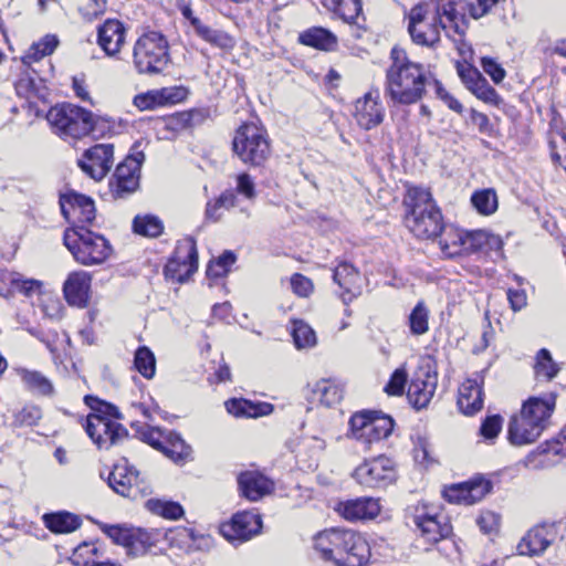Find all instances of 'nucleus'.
Masks as SVG:
<instances>
[{
  "label": "nucleus",
  "instance_id": "obj_64",
  "mask_svg": "<svg viewBox=\"0 0 566 566\" xmlns=\"http://www.w3.org/2000/svg\"><path fill=\"white\" fill-rule=\"evenodd\" d=\"M291 287L293 292L301 297H307L313 292L312 281L300 273L291 277Z\"/></svg>",
  "mask_w": 566,
  "mask_h": 566
},
{
  "label": "nucleus",
  "instance_id": "obj_31",
  "mask_svg": "<svg viewBox=\"0 0 566 566\" xmlns=\"http://www.w3.org/2000/svg\"><path fill=\"white\" fill-rule=\"evenodd\" d=\"M241 494L250 500L258 501L272 491L273 483L263 474L255 471H247L238 476Z\"/></svg>",
  "mask_w": 566,
  "mask_h": 566
},
{
  "label": "nucleus",
  "instance_id": "obj_22",
  "mask_svg": "<svg viewBox=\"0 0 566 566\" xmlns=\"http://www.w3.org/2000/svg\"><path fill=\"white\" fill-rule=\"evenodd\" d=\"M345 531L340 528L325 530L314 537V549L321 558L337 566V557L340 555L342 546L352 544V537L346 535Z\"/></svg>",
  "mask_w": 566,
  "mask_h": 566
},
{
  "label": "nucleus",
  "instance_id": "obj_12",
  "mask_svg": "<svg viewBox=\"0 0 566 566\" xmlns=\"http://www.w3.org/2000/svg\"><path fill=\"white\" fill-rule=\"evenodd\" d=\"M352 478L363 488H384L396 479L392 461L384 455L363 461L352 473Z\"/></svg>",
  "mask_w": 566,
  "mask_h": 566
},
{
  "label": "nucleus",
  "instance_id": "obj_6",
  "mask_svg": "<svg viewBox=\"0 0 566 566\" xmlns=\"http://www.w3.org/2000/svg\"><path fill=\"white\" fill-rule=\"evenodd\" d=\"M46 119L56 135L63 139H80L95 133L99 118L92 112L74 104L63 103L51 107Z\"/></svg>",
  "mask_w": 566,
  "mask_h": 566
},
{
  "label": "nucleus",
  "instance_id": "obj_33",
  "mask_svg": "<svg viewBox=\"0 0 566 566\" xmlns=\"http://www.w3.org/2000/svg\"><path fill=\"white\" fill-rule=\"evenodd\" d=\"M15 371L29 391L45 397L54 395V386L52 380L41 371L23 367L17 368Z\"/></svg>",
  "mask_w": 566,
  "mask_h": 566
},
{
  "label": "nucleus",
  "instance_id": "obj_7",
  "mask_svg": "<svg viewBox=\"0 0 566 566\" xmlns=\"http://www.w3.org/2000/svg\"><path fill=\"white\" fill-rule=\"evenodd\" d=\"M64 244L75 261L83 265L101 264L112 253L108 241L84 227H71L64 232Z\"/></svg>",
  "mask_w": 566,
  "mask_h": 566
},
{
  "label": "nucleus",
  "instance_id": "obj_15",
  "mask_svg": "<svg viewBox=\"0 0 566 566\" xmlns=\"http://www.w3.org/2000/svg\"><path fill=\"white\" fill-rule=\"evenodd\" d=\"M262 528L261 516L254 512L244 511L220 526V534L229 542L243 543L260 533Z\"/></svg>",
  "mask_w": 566,
  "mask_h": 566
},
{
  "label": "nucleus",
  "instance_id": "obj_18",
  "mask_svg": "<svg viewBox=\"0 0 566 566\" xmlns=\"http://www.w3.org/2000/svg\"><path fill=\"white\" fill-rule=\"evenodd\" d=\"M61 211L72 227H83L95 219L94 201L80 193H66L60 199Z\"/></svg>",
  "mask_w": 566,
  "mask_h": 566
},
{
  "label": "nucleus",
  "instance_id": "obj_3",
  "mask_svg": "<svg viewBox=\"0 0 566 566\" xmlns=\"http://www.w3.org/2000/svg\"><path fill=\"white\" fill-rule=\"evenodd\" d=\"M405 222L410 232L419 239L436 238L443 229L442 214L431 192L421 187H410L405 196Z\"/></svg>",
  "mask_w": 566,
  "mask_h": 566
},
{
  "label": "nucleus",
  "instance_id": "obj_53",
  "mask_svg": "<svg viewBox=\"0 0 566 566\" xmlns=\"http://www.w3.org/2000/svg\"><path fill=\"white\" fill-rule=\"evenodd\" d=\"M134 105L139 109H151L157 106H163L160 90L149 91L135 96Z\"/></svg>",
  "mask_w": 566,
  "mask_h": 566
},
{
  "label": "nucleus",
  "instance_id": "obj_23",
  "mask_svg": "<svg viewBox=\"0 0 566 566\" xmlns=\"http://www.w3.org/2000/svg\"><path fill=\"white\" fill-rule=\"evenodd\" d=\"M385 108L378 93L368 92L355 103V118L358 125L369 130L384 120Z\"/></svg>",
  "mask_w": 566,
  "mask_h": 566
},
{
  "label": "nucleus",
  "instance_id": "obj_39",
  "mask_svg": "<svg viewBox=\"0 0 566 566\" xmlns=\"http://www.w3.org/2000/svg\"><path fill=\"white\" fill-rule=\"evenodd\" d=\"M43 520L45 526L53 533H70L81 525L80 518L69 512L45 514Z\"/></svg>",
  "mask_w": 566,
  "mask_h": 566
},
{
  "label": "nucleus",
  "instance_id": "obj_30",
  "mask_svg": "<svg viewBox=\"0 0 566 566\" xmlns=\"http://www.w3.org/2000/svg\"><path fill=\"white\" fill-rule=\"evenodd\" d=\"M333 279L343 289L340 297L345 304H348L361 293L359 273L352 264L340 263L334 270Z\"/></svg>",
  "mask_w": 566,
  "mask_h": 566
},
{
  "label": "nucleus",
  "instance_id": "obj_26",
  "mask_svg": "<svg viewBox=\"0 0 566 566\" xmlns=\"http://www.w3.org/2000/svg\"><path fill=\"white\" fill-rule=\"evenodd\" d=\"M349 535L350 543L340 548V555L337 557V566H364L370 557V548L367 541L352 530L345 531Z\"/></svg>",
  "mask_w": 566,
  "mask_h": 566
},
{
  "label": "nucleus",
  "instance_id": "obj_9",
  "mask_svg": "<svg viewBox=\"0 0 566 566\" xmlns=\"http://www.w3.org/2000/svg\"><path fill=\"white\" fill-rule=\"evenodd\" d=\"M133 61L140 74L160 73L169 62L165 36L155 31L143 34L134 45Z\"/></svg>",
  "mask_w": 566,
  "mask_h": 566
},
{
  "label": "nucleus",
  "instance_id": "obj_55",
  "mask_svg": "<svg viewBox=\"0 0 566 566\" xmlns=\"http://www.w3.org/2000/svg\"><path fill=\"white\" fill-rule=\"evenodd\" d=\"M106 10L105 0H88L80 8L81 15L86 21H93L104 14Z\"/></svg>",
  "mask_w": 566,
  "mask_h": 566
},
{
  "label": "nucleus",
  "instance_id": "obj_27",
  "mask_svg": "<svg viewBox=\"0 0 566 566\" xmlns=\"http://www.w3.org/2000/svg\"><path fill=\"white\" fill-rule=\"evenodd\" d=\"M337 511L348 521L373 520L380 513V504L375 497H358L339 503Z\"/></svg>",
  "mask_w": 566,
  "mask_h": 566
},
{
  "label": "nucleus",
  "instance_id": "obj_32",
  "mask_svg": "<svg viewBox=\"0 0 566 566\" xmlns=\"http://www.w3.org/2000/svg\"><path fill=\"white\" fill-rule=\"evenodd\" d=\"M467 232L452 226L440 232L439 245L446 256L453 258L467 253Z\"/></svg>",
  "mask_w": 566,
  "mask_h": 566
},
{
  "label": "nucleus",
  "instance_id": "obj_47",
  "mask_svg": "<svg viewBox=\"0 0 566 566\" xmlns=\"http://www.w3.org/2000/svg\"><path fill=\"white\" fill-rule=\"evenodd\" d=\"M135 427V424H133ZM136 432L140 440L151 446L154 449L161 451L165 443V434L167 431H163L159 428L150 427L148 424L136 426Z\"/></svg>",
  "mask_w": 566,
  "mask_h": 566
},
{
  "label": "nucleus",
  "instance_id": "obj_56",
  "mask_svg": "<svg viewBox=\"0 0 566 566\" xmlns=\"http://www.w3.org/2000/svg\"><path fill=\"white\" fill-rule=\"evenodd\" d=\"M273 411V406L269 402H252L244 399L242 417L258 418L268 416Z\"/></svg>",
  "mask_w": 566,
  "mask_h": 566
},
{
  "label": "nucleus",
  "instance_id": "obj_48",
  "mask_svg": "<svg viewBox=\"0 0 566 566\" xmlns=\"http://www.w3.org/2000/svg\"><path fill=\"white\" fill-rule=\"evenodd\" d=\"M235 255L231 251L223 252L217 260L211 261L207 268V276L217 279L224 276L232 264L235 262Z\"/></svg>",
  "mask_w": 566,
  "mask_h": 566
},
{
  "label": "nucleus",
  "instance_id": "obj_14",
  "mask_svg": "<svg viewBox=\"0 0 566 566\" xmlns=\"http://www.w3.org/2000/svg\"><path fill=\"white\" fill-rule=\"evenodd\" d=\"M144 158L143 153L129 155L116 167L109 181L111 190L115 197L123 198L138 189Z\"/></svg>",
  "mask_w": 566,
  "mask_h": 566
},
{
  "label": "nucleus",
  "instance_id": "obj_34",
  "mask_svg": "<svg viewBox=\"0 0 566 566\" xmlns=\"http://www.w3.org/2000/svg\"><path fill=\"white\" fill-rule=\"evenodd\" d=\"M300 43L312 46L323 51H332L337 45V38L329 30L313 27L304 32H302L298 36Z\"/></svg>",
  "mask_w": 566,
  "mask_h": 566
},
{
  "label": "nucleus",
  "instance_id": "obj_16",
  "mask_svg": "<svg viewBox=\"0 0 566 566\" xmlns=\"http://www.w3.org/2000/svg\"><path fill=\"white\" fill-rule=\"evenodd\" d=\"M114 163V147L111 144H96L86 149L78 166L94 180H102L111 170Z\"/></svg>",
  "mask_w": 566,
  "mask_h": 566
},
{
  "label": "nucleus",
  "instance_id": "obj_62",
  "mask_svg": "<svg viewBox=\"0 0 566 566\" xmlns=\"http://www.w3.org/2000/svg\"><path fill=\"white\" fill-rule=\"evenodd\" d=\"M433 85H434V91H436V95L437 97H439L450 109L457 112V113H462L463 111V106L462 104L455 98L453 97L443 86L442 84L437 81V80H433Z\"/></svg>",
  "mask_w": 566,
  "mask_h": 566
},
{
  "label": "nucleus",
  "instance_id": "obj_36",
  "mask_svg": "<svg viewBox=\"0 0 566 566\" xmlns=\"http://www.w3.org/2000/svg\"><path fill=\"white\" fill-rule=\"evenodd\" d=\"M161 452L175 463L181 464L191 459L192 449L185 442L180 434L174 431H167Z\"/></svg>",
  "mask_w": 566,
  "mask_h": 566
},
{
  "label": "nucleus",
  "instance_id": "obj_11",
  "mask_svg": "<svg viewBox=\"0 0 566 566\" xmlns=\"http://www.w3.org/2000/svg\"><path fill=\"white\" fill-rule=\"evenodd\" d=\"M166 537H168L169 541L179 538L188 546H190L189 542L196 539L193 530L187 527L170 531L169 535L159 528L148 530L132 527L127 552L133 556H142L151 553L154 549H161L159 544L164 542Z\"/></svg>",
  "mask_w": 566,
  "mask_h": 566
},
{
  "label": "nucleus",
  "instance_id": "obj_51",
  "mask_svg": "<svg viewBox=\"0 0 566 566\" xmlns=\"http://www.w3.org/2000/svg\"><path fill=\"white\" fill-rule=\"evenodd\" d=\"M502 422L499 415L488 416L480 427V434L485 440H494L502 429Z\"/></svg>",
  "mask_w": 566,
  "mask_h": 566
},
{
  "label": "nucleus",
  "instance_id": "obj_58",
  "mask_svg": "<svg viewBox=\"0 0 566 566\" xmlns=\"http://www.w3.org/2000/svg\"><path fill=\"white\" fill-rule=\"evenodd\" d=\"M104 533L113 539L114 543L123 545L127 548L132 527L119 525H105Z\"/></svg>",
  "mask_w": 566,
  "mask_h": 566
},
{
  "label": "nucleus",
  "instance_id": "obj_45",
  "mask_svg": "<svg viewBox=\"0 0 566 566\" xmlns=\"http://www.w3.org/2000/svg\"><path fill=\"white\" fill-rule=\"evenodd\" d=\"M134 366L145 378L151 379L156 373L154 353L146 346L139 347L135 353Z\"/></svg>",
  "mask_w": 566,
  "mask_h": 566
},
{
  "label": "nucleus",
  "instance_id": "obj_57",
  "mask_svg": "<svg viewBox=\"0 0 566 566\" xmlns=\"http://www.w3.org/2000/svg\"><path fill=\"white\" fill-rule=\"evenodd\" d=\"M235 190L248 200H253L256 197L255 184L247 172H242L237 176Z\"/></svg>",
  "mask_w": 566,
  "mask_h": 566
},
{
  "label": "nucleus",
  "instance_id": "obj_29",
  "mask_svg": "<svg viewBox=\"0 0 566 566\" xmlns=\"http://www.w3.org/2000/svg\"><path fill=\"white\" fill-rule=\"evenodd\" d=\"M458 407L467 416L476 413L483 407L482 381L476 378L465 379L459 387Z\"/></svg>",
  "mask_w": 566,
  "mask_h": 566
},
{
  "label": "nucleus",
  "instance_id": "obj_35",
  "mask_svg": "<svg viewBox=\"0 0 566 566\" xmlns=\"http://www.w3.org/2000/svg\"><path fill=\"white\" fill-rule=\"evenodd\" d=\"M323 4L344 22L359 25L358 19L363 12L360 0H323Z\"/></svg>",
  "mask_w": 566,
  "mask_h": 566
},
{
  "label": "nucleus",
  "instance_id": "obj_5",
  "mask_svg": "<svg viewBox=\"0 0 566 566\" xmlns=\"http://www.w3.org/2000/svg\"><path fill=\"white\" fill-rule=\"evenodd\" d=\"M95 412L86 417L85 431L99 449H108L127 438V430L112 418H119L116 407L93 396L84 398Z\"/></svg>",
  "mask_w": 566,
  "mask_h": 566
},
{
  "label": "nucleus",
  "instance_id": "obj_10",
  "mask_svg": "<svg viewBox=\"0 0 566 566\" xmlns=\"http://www.w3.org/2000/svg\"><path fill=\"white\" fill-rule=\"evenodd\" d=\"M349 427L350 437L369 449L371 444L391 433L394 421L389 416L380 415L377 411L363 410L350 417Z\"/></svg>",
  "mask_w": 566,
  "mask_h": 566
},
{
  "label": "nucleus",
  "instance_id": "obj_38",
  "mask_svg": "<svg viewBox=\"0 0 566 566\" xmlns=\"http://www.w3.org/2000/svg\"><path fill=\"white\" fill-rule=\"evenodd\" d=\"M192 28L198 36L213 46L230 50L234 46V40L224 31L212 29L199 19L192 20Z\"/></svg>",
  "mask_w": 566,
  "mask_h": 566
},
{
  "label": "nucleus",
  "instance_id": "obj_41",
  "mask_svg": "<svg viewBox=\"0 0 566 566\" xmlns=\"http://www.w3.org/2000/svg\"><path fill=\"white\" fill-rule=\"evenodd\" d=\"M133 229L137 234L156 238L163 233L164 224L156 216H136L133 221Z\"/></svg>",
  "mask_w": 566,
  "mask_h": 566
},
{
  "label": "nucleus",
  "instance_id": "obj_20",
  "mask_svg": "<svg viewBox=\"0 0 566 566\" xmlns=\"http://www.w3.org/2000/svg\"><path fill=\"white\" fill-rule=\"evenodd\" d=\"M491 489V482L479 476L444 489L443 496L450 503L472 505L481 501Z\"/></svg>",
  "mask_w": 566,
  "mask_h": 566
},
{
  "label": "nucleus",
  "instance_id": "obj_50",
  "mask_svg": "<svg viewBox=\"0 0 566 566\" xmlns=\"http://www.w3.org/2000/svg\"><path fill=\"white\" fill-rule=\"evenodd\" d=\"M408 375L403 368L396 369L387 386L385 387V390L388 395L391 396H400L405 391V386L407 384Z\"/></svg>",
  "mask_w": 566,
  "mask_h": 566
},
{
  "label": "nucleus",
  "instance_id": "obj_24",
  "mask_svg": "<svg viewBox=\"0 0 566 566\" xmlns=\"http://www.w3.org/2000/svg\"><path fill=\"white\" fill-rule=\"evenodd\" d=\"M126 29L116 19H107L97 30V43L108 56H116L125 44Z\"/></svg>",
  "mask_w": 566,
  "mask_h": 566
},
{
  "label": "nucleus",
  "instance_id": "obj_46",
  "mask_svg": "<svg viewBox=\"0 0 566 566\" xmlns=\"http://www.w3.org/2000/svg\"><path fill=\"white\" fill-rule=\"evenodd\" d=\"M471 202L481 214L489 216L497 209V197L492 189L475 191L471 197Z\"/></svg>",
  "mask_w": 566,
  "mask_h": 566
},
{
  "label": "nucleus",
  "instance_id": "obj_8",
  "mask_svg": "<svg viewBox=\"0 0 566 566\" xmlns=\"http://www.w3.org/2000/svg\"><path fill=\"white\" fill-rule=\"evenodd\" d=\"M233 153L245 165L261 167L271 156L266 132L254 123L241 125L232 142Z\"/></svg>",
  "mask_w": 566,
  "mask_h": 566
},
{
  "label": "nucleus",
  "instance_id": "obj_42",
  "mask_svg": "<svg viewBox=\"0 0 566 566\" xmlns=\"http://www.w3.org/2000/svg\"><path fill=\"white\" fill-rule=\"evenodd\" d=\"M429 308L423 301H420L412 308L408 322L412 335L420 336L429 331Z\"/></svg>",
  "mask_w": 566,
  "mask_h": 566
},
{
  "label": "nucleus",
  "instance_id": "obj_63",
  "mask_svg": "<svg viewBox=\"0 0 566 566\" xmlns=\"http://www.w3.org/2000/svg\"><path fill=\"white\" fill-rule=\"evenodd\" d=\"M433 85H434V91H436V95L437 97H439L450 109L457 112V113H462L463 111V106L462 104L455 98L453 97L443 86L442 84L437 81V80H433Z\"/></svg>",
  "mask_w": 566,
  "mask_h": 566
},
{
  "label": "nucleus",
  "instance_id": "obj_19",
  "mask_svg": "<svg viewBox=\"0 0 566 566\" xmlns=\"http://www.w3.org/2000/svg\"><path fill=\"white\" fill-rule=\"evenodd\" d=\"M437 385V373L431 371L430 368H419L408 387L409 402L417 409L426 408L433 398Z\"/></svg>",
  "mask_w": 566,
  "mask_h": 566
},
{
  "label": "nucleus",
  "instance_id": "obj_21",
  "mask_svg": "<svg viewBox=\"0 0 566 566\" xmlns=\"http://www.w3.org/2000/svg\"><path fill=\"white\" fill-rule=\"evenodd\" d=\"M108 485L117 493L126 497L136 499L142 493L139 474L129 467L126 460L114 465L108 475Z\"/></svg>",
  "mask_w": 566,
  "mask_h": 566
},
{
  "label": "nucleus",
  "instance_id": "obj_13",
  "mask_svg": "<svg viewBox=\"0 0 566 566\" xmlns=\"http://www.w3.org/2000/svg\"><path fill=\"white\" fill-rule=\"evenodd\" d=\"M198 269V251L192 238L178 241L174 255L165 266L166 277L179 283L186 282Z\"/></svg>",
  "mask_w": 566,
  "mask_h": 566
},
{
  "label": "nucleus",
  "instance_id": "obj_1",
  "mask_svg": "<svg viewBox=\"0 0 566 566\" xmlns=\"http://www.w3.org/2000/svg\"><path fill=\"white\" fill-rule=\"evenodd\" d=\"M408 20V32L416 44L436 48L443 30L464 60L472 55V49L465 41L469 20L455 2L420 3L410 10Z\"/></svg>",
  "mask_w": 566,
  "mask_h": 566
},
{
  "label": "nucleus",
  "instance_id": "obj_2",
  "mask_svg": "<svg viewBox=\"0 0 566 566\" xmlns=\"http://www.w3.org/2000/svg\"><path fill=\"white\" fill-rule=\"evenodd\" d=\"M390 61L386 71V95L395 104H416L431 83L423 65L411 61L407 52L398 46L391 49Z\"/></svg>",
  "mask_w": 566,
  "mask_h": 566
},
{
  "label": "nucleus",
  "instance_id": "obj_43",
  "mask_svg": "<svg viewBox=\"0 0 566 566\" xmlns=\"http://www.w3.org/2000/svg\"><path fill=\"white\" fill-rule=\"evenodd\" d=\"M292 337L297 348H310L316 345L314 329L302 319L292 321Z\"/></svg>",
  "mask_w": 566,
  "mask_h": 566
},
{
  "label": "nucleus",
  "instance_id": "obj_54",
  "mask_svg": "<svg viewBox=\"0 0 566 566\" xmlns=\"http://www.w3.org/2000/svg\"><path fill=\"white\" fill-rule=\"evenodd\" d=\"M489 238V231L475 230L467 232V253L485 251V244Z\"/></svg>",
  "mask_w": 566,
  "mask_h": 566
},
{
  "label": "nucleus",
  "instance_id": "obj_49",
  "mask_svg": "<svg viewBox=\"0 0 566 566\" xmlns=\"http://www.w3.org/2000/svg\"><path fill=\"white\" fill-rule=\"evenodd\" d=\"M470 92L484 103L491 105H499L501 103L500 95L484 77L478 81V83H475L474 86H472Z\"/></svg>",
  "mask_w": 566,
  "mask_h": 566
},
{
  "label": "nucleus",
  "instance_id": "obj_44",
  "mask_svg": "<svg viewBox=\"0 0 566 566\" xmlns=\"http://www.w3.org/2000/svg\"><path fill=\"white\" fill-rule=\"evenodd\" d=\"M146 507L151 513L170 520H177L184 514L181 505L172 501L150 499L146 502Z\"/></svg>",
  "mask_w": 566,
  "mask_h": 566
},
{
  "label": "nucleus",
  "instance_id": "obj_60",
  "mask_svg": "<svg viewBox=\"0 0 566 566\" xmlns=\"http://www.w3.org/2000/svg\"><path fill=\"white\" fill-rule=\"evenodd\" d=\"M433 85H434V91H436V95L437 97H439L450 109L457 112V113H462L463 111V106L462 104L455 98L453 97L443 86L442 84L437 81V80H433Z\"/></svg>",
  "mask_w": 566,
  "mask_h": 566
},
{
  "label": "nucleus",
  "instance_id": "obj_52",
  "mask_svg": "<svg viewBox=\"0 0 566 566\" xmlns=\"http://www.w3.org/2000/svg\"><path fill=\"white\" fill-rule=\"evenodd\" d=\"M457 71L461 81L469 91L483 77L476 67L468 63H458Z\"/></svg>",
  "mask_w": 566,
  "mask_h": 566
},
{
  "label": "nucleus",
  "instance_id": "obj_17",
  "mask_svg": "<svg viewBox=\"0 0 566 566\" xmlns=\"http://www.w3.org/2000/svg\"><path fill=\"white\" fill-rule=\"evenodd\" d=\"M412 522L428 543H437L452 532V526L443 514L430 512L426 506L416 509Z\"/></svg>",
  "mask_w": 566,
  "mask_h": 566
},
{
  "label": "nucleus",
  "instance_id": "obj_40",
  "mask_svg": "<svg viewBox=\"0 0 566 566\" xmlns=\"http://www.w3.org/2000/svg\"><path fill=\"white\" fill-rule=\"evenodd\" d=\"M534 373L537 380L549 381L558 373V367L553 360L551 353L542 348L536 354V361L534 365Z\"/></svg>",
  "mask_w": 566,
  "mask_h": 566
},
{
  "label": "nucleus",
  "instance_id": "obj_61",
  "mask_svg": "<svg viewBox=\"0 0 566 566\" xmlns=\"http://www.w3.org/2000/svg\"><path fill=\"white\" fill-rule=\"evenodd\" d=\"M433 85H434V91H436V95L437 97H439L450 109L457 112V113H462L463 111V106L462 104L455 98L453 97L443 86L442 84L437 81V80H433Z\"/></svg>",
  "mask_w": 566,
  "mask_h": 566
},
{
  "label": "nucleus",
  "instance_id": "obj_28",
  "mask_svg": "<svg viewBox=\"0 0 566 566\" xmlns=\"http://www.w3.org/2000/svg\"><path fill=\"white\" fill-rule=\"evenodd\" d=\"M552 527L544 525L530 530L517 544L520 555L535 556L544 553L554 541Z\"/></svg>",
  "mask_w": 566,
  "mask_h": 566
},
{
  "label": "nucleus",
  "instance_id": "obj_59",
  "mask_svg": "<svg viewBox=\"0 0 566 566\" xmlns=\"http://www.w3.org/2000/svg\"><path fill=\"white\" fill-rule=\"evenodd\" d=\"M481 66L495 84H499L504 80L506 74L505 70L495 60L486 56L482 57Z\"/></svg>",
  "mask_w": 566,
  "mask_h": 566
},
{
  "label": "nucleus",
  "instance_id": "obj_4",
  "mask_svg": "<svg viewBox=\"0 0 566 566\" xmlns=\"http://www.w3.org/2000/svg\"><path fill=\"white\" fill-rule=\"evenodd\" d=\"M555 408V396L532 397L522 407L520 415L512 417L509 438L513 444L534 442L542 433Z\"/></svg>",
  "mask_w": 566,
  "mask_h": 566
},
{
  "label": "nucleus",
  "instance_id": "obj_37",
  "mask_svg": "<svg viewBox=\"0 0 566 566\" xmlns=\"http://www.w3.org/2000/svg\"><path fill=\"white\" fill-rule=\"evenodd\" d=\"M343 386L331 379H321L313 388L314 398L326 407H333L339 403L343 399Z\"/></svg>",
  "mask_w": 566,
  "mask_h": 566
},
{
  "label": "nucleus",
  "instance_id": "obj_25",
  "mask_svg": "<svg viewBox=\"0 0 566 566\" xmlns=\"http://www.w3.org/2000/svg\"><path fill=\"white\" fill-rule=\"evenodd\" d=\"M91 275L85 271H75L69 274L63 284V293L72 306L85 307L90 300Z\"/></svg>",
  "mask_w": 566,
  "mask_h": 566
}]
</instances>
